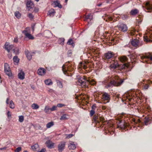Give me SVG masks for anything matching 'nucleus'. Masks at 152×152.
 <instances>
[{
	"mask_svg": "<svg viewBox=\"0 0 152 152\" xmlns=\"http://www.w3.org/2000/svg\"><path fill=\"white\" fill-rule=\"evenodd\" d=\"M113 80L109 83L107 84V88H112L113 86H121L124 81V79H120L117 75H115L113 76Z\"/></svg>",
	"mask_w": 152,
	"mask_h": 152,
	"instance_id": "1",
	"label": "nucleus"
},
{
	"mask_svg": "<svg viewBox=\"0 0 152 152\" xmlns=\"http://www.w3.org/2000/svg\"><path fill=\"white\" fill-rule=\"evenodd\" d=\"M79 85L82 87H86L87 86V84H90L91 85H94L95 84V82L93 79L91 80H87L86 78L84 77H82L77 80Z\"/></svg>",
	"mask_w": 152,
	"mask_h": 152,
	"instance_id": "2",
	"label": "nucleus"
},
{
	"mask_svg": "<svg viewBox=\"0 0 152 152\" xmlns=\"http://www.w3.org/2000/svg\"><path fill=\"white\" fill-rule=\"evenodd\" d=\"M140 58L142 60V62L143 63H150V61H152V56L149 54H147L146 55H139Z\"/></svg>",
	"mask_w": 152,
	"mask_h": 152,
	"instance_id": "3",
	"label": "nucleus"
},
{
	"mask_svg": "<svg viewBox=\"0 0 152 152\" xmlns=\"http://www.w3.org/2000/svg\"><path fill=\"white\" fill-rule=\"evenodd\" d=\"M120 61L122 62H124L125 63H124L121 66L122 69H125L126 68H128L129 66V64L126 63L127 58L125 56H122L119 58Z\"/></svg>",
	"mask_w": 152,
	"mask_h": 152,
	"instance_id": "4",
	"label": "nucleus"
},
{
	"mask_svg": "<svg viewBox=\"0 0 152 152\" xmlns=\"http://www.w3.org/2000/svg\"><path fill=\"white\" fill-rule=\"evenodd\" d=\"M119 29L124 32L127 31L128 28L126 24L122 23H119L117 26Z\"/></svg>",
	"mask_w": 152,
	"mask_h": 152,
	"instance_id": "5",
	"label": "nucleus"
},
{
	"mask_svg": "<svg viewBox=\"0 0 152 152\" xmlns=\"http://www.w3.org/2000/svg\"><path fill=\"white\" fill-rule=\"evenodd\" d=\"M131 43L133 46L136 48H138L142 45V42H140L139 40L136 39L132 40Z\"/></svg>",
	"mask_w": 152,
	"mask_h": 152,
	"instance_id": "6",
	"label": "nucleus"
},
{
	"mask_svg": "<svg viewBox=\"0 0 152 152\" xmlns=\"http://www.w3.org/2000/svg\"><path fill=\"white\" fill-rule=\"evenodd\" d=\"M4 71L5 73L9 77H11L12 76L11 72L10 67L9 65L7 63L4 64Z\"/></svg>",
	"mask_w": 152,
	"mask_h": 152,
	"instance_id": "7",
	"label": "nucleus"
},
{
	"mask_svg": "<svg viewBox=\"0 0 152 152\" xmlns=\"http://www.w3.org/2000/svg\"><path fill=\"white\" fill-rule=\"evenodd\" d=\"M66 142H61L58 144V150L59 152H62L65 148Z\"/></svg>",
	"mask_w": 152,
	"mask_h": 152,
	"instance_id": "8",
	"label": "nucleus"
},
{
	"mask_svg": "<svg viewBox=\"0 0 152 152\" xmlns=\"http://www.w3.org/2000/svg\"><path fill=\"white\" fill-rule=\"evenodd\" d=\"M114 54L113 52L109 51L104 54V58L107 59H109L114 56Z\"/></svg>",
	"mask_w": 152,
	"mask_h": 152,
	"instance_id": "9",
	"label": "nucleus"
},
{
	"mask_svg": "<svg viewBox=\"0 0 152 152\" xmlns=\"http://www.w3.org/2000/svg\"><path fill=\"white\" fill-rule=\"evenodd\" d=\"M144 40L146 42H152V34H148L144 37Z\"/></svg>",
	"mask_w": 152,
	"mask_h": 152,
	"instance_id": "10",
	"label": "nucleus"
},
{
	"mask_svg": "<svg viewBox=\"0 0 152 152\" xmlns=\"http://www.w3.org/2000/svg\"><path fill=\"white\" fill-rule=\"evenodd\" d=\"M13 47V45H10L9 43L8 42H6L4 45V49L9 53L12 49Z\"/></svg>",
	"mask_w": 152,
	"mask_h": 152,
	"instance_id": "11",
	"label": "nucleus"
},
{
	"mask_svg": "<svg viewBox=\"0 0 152 152\" xmlns=\"http://www.w3.org/2000/svg\"><path fill=\"white\" fill-rule=\"evenodd\" d=\"M139 85L142 86V88L145 90L147 89L149 87V86L147 83V82L145 80H143V81L140 83Z\"/></svg>",
	"mask_w": 152,
	"mask_h": 152,
	"instance_id": "12",
	"label": "nucleus"
},
{
	"mask_svg": "<svg viewBox=\"0 0 152 152\" xmlns=\"http://www.w3.org/2000/svg\"><path fill=\"white\" fill-rule=\"evenodd\" d=\"M45 144H46L47 147L48 148L51 149L54 147V145L55 143L50 140L47 141Z\"/></svg>",
	"mask_w": 152,
	"mask_h": 152,
	"instance_id": "13",
	"label": "nucleus"
},
{
	"mask_svg": "<svg viewBox=\"0 0 152 152\" xmlns=\"http://www.w3.org/2000/svg\"><path fill=\"white\" fill-rule=\"evenodd\" d=\"M119 65L116 61H115L113 60L111 62V64L110 66V68L112 70L115 69Z\"/></svg>",
	"mask_w": 152,
	"mask_h": 152,
	"instance_id": "14",
	"label": "nucleus"
},
{
	"mask_svg": "<svg viewBox=\"0 0 152 152\" xmlns=\"http://www.w3.org/2000/svg\"><path fill=\"white\" fill-rule=\"evenodd\" d=\"M26 6L28 10H29L30 9L34 7V4L33 2L30 0H28L26 3Z\"/></svg>",
	"mask_w": 152,
	"mask_h": 152,
	"instance_id": "15",
	"label": "nucleus"
},
{
	"mask_svg": "<svg viewBox=\"0 0 152 152\" xmlns=\"http://www.w3.org/2000/svg\"><path fill=\"white\" fill-rule=\"evenodd\" d=\"M25 74L22 70H20L18 74L19 79L21 80H23L25 78Z\"/></svg>",
	"mask_w": 152,
	"mask_h": 152,
	"instance_id": "16",
	"label": "nucleus"
},
{
	"mask_svg": "<svg viewBox=\"0 0 152 152\" xmlns=\"http://www.w3.org/2000/svg\"><path fill=\"white\" fill-rule=\"evenodd\" d=\"M22 33L24 34L26 37L29 39H34V37L31 34L28 33L26 30L23 31Z\"/></svg>",
	"mask_w": 152,
	"mask_h": 152,
	"instance_id": "17",
	"label": "nucleus"
},
{
	"mask_svg": "<svg viewBox=\"0 0 152 152\" xmlns=\"http://www.w3.org/2000/svg\"><path fill=\"white\" fill-rule=\"evenodd\" d=\"M68 148L70 150H74L76 148V145L74 142L69 141L68 146Z\"/></svg>",
	"mask_w": 152,
	"mask_h": 152,
	"instance_id": "18",
	"label": "nucleus"
},
{
	"mask_svg": "<svg viewBox=\"0 0 152 152\" xmlns=\"http://www.w3.org/2000/svg\"><path fill=\"white\" fill-rule=\"evenodd\" d=\"M45 71L46 70L45 69L41 68L38 70L37 73L40 75H43L45 74Z\"/></svg>",
	"mask_w": 152,
	"mask_h": 152,
	"instance_id": "19",
	"label": "nucleus"
},
{
	"mask_svg": "<svg viewBox=\"0 0 152 152\" xmlns=\"http://www.w3.org/2000/svg\"><path fill=\"white\" fill-rule=\"evenodd\" d=\"M110 95L106 93H104L102 95V99L103 100H107V102H109V100H110Z\"/></svg>",
	"mask_w": 152,
	"mask_h": 152,
	"instance_id": "20",
	"label": "nucleus"
},
{
	"mask_svg": "<svg viewBox=\"0 0 152 152\" xmlns=\"http://www.w3.org/2000/svg\"><path fill=\"white\" fill-rule=\"evenodd\" d=\"M25 53L27 57L29 60H31L32 58V54L34 53H32L29 52L28 50L25 51Z\"/></svg>",
	"mask_w": 152,
	"mask_h": 152,
	"instance_id": "21",
	"label": "nucleus"
},
{
	"mask_svg": "<svg viewBox=\"0 0 152 152\" xmlns=\"http://www.w3.org/2000/svg\"><path fill=\"white\" fill-rule=\"evenodd\" d=\"M53 3L55 5V7H58L59 8H61L62 6L60 4L59 2L57 0H55Z\"/></svg>",
	"mask_w": 152,
	"mask_h": 152,
	"instance_id": "22",
	"label": "nucleus"
},
{
	"mask_svg": "<svg viewBox=\"0 0 152 152\" xmlns=\"http://www.w3.org/2000/svg\"><path fill=\"white\" fill-rule=\"evenodd\" d=\"M62 69L64 73L66 75L67 73V70H69L68 67L66 65H64L62 67Z\"/></svg>",
	"mask_w": 152,
	"mask_h": 152,
	"instance_id": "23",
	"label": "nucleus"
},
{
	"mask_svg": "<svg viewBox=\"0 0 152 152\" xmlns=\"http://www.w3.org/2000/svg\"><path fill=\"white\" fill-rule=\"evenodd\" d=\"M145 5L146 8L148 10H151L152 8V6L150 4L149 2H147L145 4Z\"/></svg>",
	"mask_w": 152,
	"mask_h": 152,
	"instance_id": "24",
	"label": "nucleus"
},
{
	"mask_svg": "<svg viewBox=\"0 0 152 152\" xmlns=\"http://www.w3.org/2000/svg\"><path fill=\"white\" fill-rule=\"evenodd\" d=\"M45 84L47 85H51L53 84V82L51 79H48L44 81Z\"/></svg>",
	"mask_w": 152,
	"mask_h": 152,
	"instance_id": "25",
	"label": "nucleus"
},
{
	"mask_svg": "<svg viewBox=\"0 0 152 152\" xmlns=\"http://www.w3.org/2000/svg\"><path fill=\"white\" fill-rule=\"evenodd\" d=\"M39 148V145L38 144H35L34 145L31 146V148L34 151H36Z\"/></svg>",
	"mask_w": 152,
	"mask_h": 152,
	"instance_id": "26",
	"label": "nucleus"
},
{
	"mask_svg": "<svg viewBox=\"0 0 152 152\" xmlns=\"http://www.w3.org/2000/svg\"><path fill=\"white\" fill-rule=\"evenodd\" d=\"M139 12L138 10L136 9H135L134 10H132L130 12V14L132 15H135L136 14H137Z\"/></svg>",
	"mask_w": 152,
	"mask_h": 152,
	"instance_id": "27",
	"label": "nucleus"
},
{
	"mask_svg": "<svg viewBox=\"0 0 152 152\" xmlns=\"http://www.w3.org/2000/svg\"><path fill=\"white\" fill-rule=\"evenodd\" d=\"M55 13V11L53 9H51L48 12V14L50 16H53Z\"/></svg>",
	"mask_w": 152,
	"mask_h": 152,
	"instance_id": "28",
	"label": "nucleus"
},
{
	"mask_svg": "<svg viewBox=\"0 0 152 152\" xmlns=\"http://www.w3.org/2000/svg\"><path fill=\"white\" fill-rule=\"evenodd\" d=\"M67 116H68V115L67 114H63L61 116V118H60V120H63L67 119L68 118L67 117Z\"/></svg>",
	"mask_w": 152,
	"mask_h": 152,
	"instance_id": "29",
	"label": "nucleus"
},
{
	"mask_svg": "<svg viewBox=\"0 0 152 152\" xmlns=\"http://www.w3.org/2000/svg\"><path fill=\"white\" fill-rule=\"evenodd\" d=\"M57 85L60 88H61L63 87L62 83H61V80H56Z\"/></svg>",
	"mask_w": 152,
	"mask_h": 152,
	"instance_id": "30",
	"label": "nucleus"
},
{
	"mask_svg": "<svg viewBox=\"0 0 152 152\" xmlns=\"http://www.w3.org/2000/svg\"><path fill=\"white\" fill-rule=\"evenodd\" d=\"M93 16L91 14H88V15L86 16L85 17V20H87L89 19L91 20L92 19Z\"/></svg>",
	"mask_w": 152,
	"mask_h": 152,
	"instance_id": "31",
	"label": "nucleus"
},
{
	"mask_svg": "<svg viewBox=\"0 0 152 152\" xmlns=\"http://www.w3.org/2000/svg\"><path fill=\"white\" fill-rule=\"evenodd\" d=\"M31 107L33 109L35 110L38 109L39 106L36 104L33 103L31 105Z\"/></svg>",
	"mask_w": 152,
	"mask_h": 152,
	"instance_id": "32",
	"label": "nucleus"
},
{
	"mask_svg": "<svg viewBox=\"0 0 152 152\" xmlns=\"http://www.w3.org/2000/svg\"><path fill=\"white\" fill-rule=\"evenodd\" d=\"M54 125V123L53 122H50L48 123L46 125V127L47 128H49Z\"/></svg>",
	"mask_w": 152,
	"mask_h": 152,
	"instance_id": "33",
	"label": "nucleus"
},
{
	"mask_svg": "<svg viewBox=\"0 0 152 152\" xmlns=\"http://www.w3.org/2000/svg\"><path fill=\"white\" fill-rule=\"evenodd\" d=\"M99 116L95 115L94 116L93 121L96 122H98V118H99Z\"/></svg>",
	"mask_w": 152,
	"mask_h": 152,
	"instance_id": "34",
	"label": "nucleus"
},
{
	"mask_svg": "<svg viewBox=\"0 0 152 152\" xmlns=\"http://www.w3.org/2000/svg\"><path fill=\"white\" fill-rule=\"evenodd\" d=\"M67 44L69 45H71L73 47L74 46V44L72 39H69L67 42Z\"/></svg>",
	"mask_w": 152,
	"mask_h": 152,
	"instance_id": "35",
	"label": "nucleus"
},
{
	"mask_svg": "<svg viewBox=\"0 0 152 152\" xmlns=\"http://www.w3.org/2000/svg\"><path fill=\"white\" fill-rule=\"evenodd\" d=\"M15 16L18 18H20L21 15L20 12L18 11H16L15 13Z\"/></svg>",
	"mask_w": 152,
	"mask_h": 152,
	"instance_id": "36",
	"label": "nucleus"
},
{
	"mask_svg": "<svg viewBox=\"0 0 152 152\" xmlns=\"http://www.w3.org/2000/svg\"><path fill=\"white\" fill-rule=\"evenodd\" d=\"M10 108L13 109L15 108V105L12 100L10 101Z\"/></svg>",
	"mask_w": 152,
	"mask_h": 152,
	"instance_id": "37",
	"label": "nucleus"
},
{
	"mask_svg": "<svg viewBox=\"0 0 152 152\" xmlns=\"http://www.w3.org/2000/svg\"><path fill=\"white\" fill-rule=\"evenodd\" d=\"M13 59L14 63H18L19 62V59L17 56H14Z\"/></svg>",
	"mask_w": 152,
	"mask_h": 152,
	"instance_id": "38",
	"label": "nucleus"
},
{
	"mask_svg": "<svg viewBox=\"0 0 152 152\" xmlns=\"http://www.w3.org/2000/svg\"><path fill=\"white\" fill-rule=\"evenodd\" d=\"M149 121L150 120L149 118L147 117L145 118V120L144 121V122L145 125H148L149 123Z\"/></svg>",
	"mask_w": 152,
	"mask_h": 152,
	"instance_id": "39",
	"label": "nucleus"
},
{
	"mask_svg": "<svg viewBox=\"0 0 152 152\" xmlns=\"http://www.w3.org/2000/svg\"><path fill=\"white\" fill-rule=\"evenodd\" d=\"M137 56H138L136 54H132L131 56V59L132 60V59L133 60L135 61V60L137 58Z\"/></svg>",
	"mask_w": 152,
	"mask_h": 152,
	"instance_id": "40",
	"label": "nucleus"
},
{
	"mask_svg": "<svg viewBox=\"0 0 152 152\" xmlns=\"http://www.w3.org/2000/svg\"><path fill=\"white\" fill-rule=\"evenodd\" d=\"M64 38H60L58 40V43L61 45H63L64 43Z\"/></svg>",
	"mask_w": 152,
	"mask_h": 152,
	"instance_id": "41",
	"label": "nucleus"
},
{
	"mask_svg": "<svg viewBox=\"0 0 152 152\" xmlns=\"http://www.w3.org/2000/svg\"><path fill=\"white\" fill-rule=\"evenodd\" d=\"M24 120V117L23 115L19 116V121L20 122H22Z\"/></svg>",
	"mask_w": 152,
	"mask_h": 152,
	"instance_id": "42",
	"label": "nucleus"
},
{
	"mask_svg": "<svg viewBox=\"0 0 152 152\" xmlns=\"http://www.w3.org/2000/svg\"><path fill=\"white\" fill-rule=\"evenodd\" d=\"M57 106H54L52 108H50V110L51 111H53L57 110Z\"/></svg>",
	"mask_w": 152,
	"mask_h": 152,
	"instance_id": "43",
	"label": "nucleus"
},
{
	"mask_svg": "<svg viewBox=\"0 0 152 152\" xmlns=\"http://www.w3.org/2000/svg\"><path fill=\"white\" fill-rule=\"evenodd\" d=\"M28 16L30 19V20H31L33 19L34 17V16L31 13H29L28 15Z\"/></svg>",
	"mask_w": 152,
	"mask_h": 152,
	"instance_id": "44",
	"label": "nucleus"
},
{
	"mask_svg": "<svg viewBox=\"0 0 152 152\" xmlns=\"http://www.w3.org/2000/svg\"><path fill=\"white\" fill-rule=\"evenodd\" d=\"M119 122H120L119 123V124L118 125V127H120V128H121L122 129H123V128H124L125 127V126H126L124 124H123L122 125H120V124L121 123V121H119Z\"/></svg>",
	"mask_w": 152,
	"mask_h": 152,
	"instance_id": "45",
	"label": "nucleus"
},
{
	"mask_svg": "<svg viewBox=\"0 0 152 152\" xmlns=\"http://www.w3.org/2000/svg\"><path fill=\"white\" fill-rule=\"evenodd\" d=\"M57 107H61L65 106V105L63 104L59 103L57 104Z\"/></svg>",
	"mask_w": 152,
	"mask_h": 152,
	"instance_id": "46",
	"label": "nucleus"
},
{
	"mask_svg": "<svg viewBox=\"0 0 152 152\" xmlns=\"http://www.w3.org/2000/svg\"><path fill=\"white\" fill-rule=\"evenodd\" d=\"M49 110H50V108L46 106L44 109V111L46 113H48Z\"/></svg>",
	"mask_w": 152,
	"mask_h": 152,
	"instance_id": "47",
	"label": "nucleus"
},
{
	"mask_svg": "<svg viewBox=\"0 0 152 152\" xmlns=\"http://www.w3.org/2000/svg\"><path fill=\"white\" fill-rule=\"evenodd\" d=\"M104 118L102 116H99V118H98V122H96V123H99L100 121H102L103 120Z\"/></svg>",
	"mask_w": 152,
	"mask_h": 152,
	"instance_id": "48",
	"label": "nucleus"
},
{
	"mask_svg": "<svg viewBox=\"0 0 152 152\" xmlns=\"http://www.w3.org/2000/svg\"><path fill=\"white\" fill-rule=\"evenodd\" d=\"M21 150V148L20 147H18L16 148L15 150V152H19Z\"/></svg>",
	"mask_w": 152,
	"mask_h": 152,
	"instance_id": "49",
	"label": "nucleus"
},
{
	"mask_svg": "<svg viewBox=\"0 0 152 152\" xmlns=\"http://www.w3.org/2000/svg\"><path fill=\"white\" fill-rule=\"evenodd\" d=\"M95 113V111L94 110H91L90 112V115L91 116H92Z\"/></svg>",
	"mask_w": 152,
	"mask_h": 152,
	"instance_id": "50",
	"label": "nucleus"
},
{
	"mask_svg": "<svg viewBox=\"0 0 152 152\" xmlns=\"http://www.w3.org/2000/svg\"><path fill=\"white\" fill-rule=\"evenodd\" d=\"M66 138H69L72 137L73 136V135L72 134H66Z\"/></svg>",
	"mask_w": 152,
	"mask_h": 152,
	"instance_id": "51",
	"label": "nucleus"
},
{
	"mask_svg": "<svg viewBox=\"0 0 152 152\" xmlns=\"http://www.w3.org/2000/svg\"><path fill=\"white\" fill-rule=\"evenodd\" d=\"M92 110H94L96 108V106L95 104H94L92 105L91 107Z\"/></svg>",
	"mask_w": 152,
	"mask_h": 152,
	"instance_id": "52",
	"label": "nucleus"
},
{
	"mask_svg": "<svg viewBox=\"0 0 152 152\" xmlns=\"http://www.w3.org/2000/svg\"><path fill=\"white\" fill-rule=\"evenodd\" d=\"M46 151V150L45 148L42 149L40 151H38V152H45Z\"/></svg>",
	"mask_w": 152,
	"mask_h": 152,
	"instance_id": "53",
	"label": "nucleus"
},
{
	"mask_svg": "<svg viewBox=\"0 0 152 152\" xmlns=\"http://www.w3.org/2000/svg\"><path fill=\"white\" fill-rule=\"evenodd\" d=\"M38 11H39V9L38 8H35L34 10V11L35 12H38Z\"/></svg>",
	"mask_w": 152,
	"mask_h": 152,
	"instance_id": "54",
	"label": "nucleus"
},
{
	"mask_svg": "<svg viewBox=\"0 0 152 152\" xmlns=\"http://www.w3.org/2000/svg\"><path fill=\"white\" fill-rule=\"evenodd\" d=\"M7 115L8 117H11V114H10V111H8L7 112Z\"/></svg>",
	"mask_w": 152,
	"mask_h": 152,
	"instance_id": "55",
	"label": "nucleus"
},
{
	"mask_svg": "<svg viewBox=\"0 0 152 152\" xmlns=\"http://www.w3.org/2000/svg\"><path fill=\"white\" fill-rule=\"evenodd\" d=\"M14 41V42H15L16 43L17 42H18V38L17 37H16L15 38Z\"/></svg>",
	"mask_w": 152,
	"mask_h": 152,
	"instance_id": "56",
	"label": "nucleus"
},
{
	"mask_svg": "<svg viewBox=\"0 0 152 152\" xmlns=\"http://www.w3.org/2000/svg\"><path fill=\"white\" fill-rule=\"evenodd\" d=\"M9 98H8L7 99V100H6V103L7 104H9L8 102L9 101Z\"/></svg>",
	"mask_w": 152,
	"mask_h": 152,
	"instance_id": "57",
	"label": "nucleus"
},
{
	"mask_svg": "<svg viewBox=\"0 0 152 152\" xmlns=\"http://www.w3.org/2000/svg\"><path fill=\"white\" fill-rule=\"evenodd\" d=\"M8 57L10 58L11 59L12 58V55L11 54H9L8 55Z\"/></svg>",
	"mask_w": 152,
	"mask_h": 152,
	"instance_id": "58",
	"label": "nucleus"
},
{
	"mask_svg": "<svg viewBox=\"0 0 152 152\" xmlns=\"http://www.w3.org/2000/svg\"><path fill=\"white\" fill-rule=\"evenodd\" d=\"M6 147H4L2 148H0V150H5L6 149Z\"/></svg>",
	"mask_w": 152,
	"mask_h": 152,
	"instance_id": "59",
	"label": "nucleus"
},
{
	"mask_svg": "<svg viewBox=\"0 0 152 152\" xmlns=\"http://www.w3.org/2000/svg\"><path fill=\"white\" fill-rule=\"evenodd\" d=\"M101 5V4H99L98 5V6L99 7H100Z\"/></svg>",
	"mask_w": 152,
	"mask_h": 152,
	"instance_id": "60",
	"label": "nucleus"
},
{
	"mask_svg": "<svg viewBox=\"0 0 152 152\" xmlns=\"http://www.w3.org/2000/svg\"><path fill=\"white\" fill-rule=\"evenodd\" d=\"M65 2L66 3L68 1V0H65Z\"/></svg>",
	"mask_w": 152,
	"mask_h": 152,
	"instance_id": "61",
	"label": "nucleus"
},
{
	"mask_svg": "<svg viewBox=\"0 0 152 152\" xmlns=\"http://www.w3.org/2000/svg\"><path fill=\"white\" fill-rule=\"evenodd\" d=\"M35 1H37V2H38L39 0H35Z\"/></svg>",
	"mask_w": 152,
	"mask_h": 152,
	"instance_id": "62",
	"label": "nucleus"
},
{
	"mask_svg": "<svg viewBox=\"0 0 152 152\" xmlns=\"http://www.w3.org/2000/svg\"><path fill=\"white\" fill-rule=\"evenodd\" d=\"M23 152H28L26 151H24Z\"/></svg>",
	"mask_w": 152,
	"mask_h": 152,
	"instance_id": "63",
	"label": "nucleus"
},
{
	"mask_svg": "<svg viewBox=\"0 0 152 152\" xmlns=\"http://www.w3.org/2000/svg\"><path fill=\"white\" fill-rule=\"evenodd\" d=\"M32 29H33V30H34L33 27L32 28Z\"/></svg>",
	"mask_w": 152,
	"mask_h": 152,
	"instance_id": "64",
	"label": "nucleus"
}]
</instances>
